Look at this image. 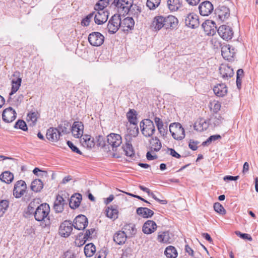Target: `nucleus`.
<instances>
[{
  "instance_id": "f257e3e1",
  "label": "nucleus",
  "mask_w": 258,
  "mask_h": 258,
  "mask_svg": "<svg viewBox=\"0 0 258 258\" xmlns=\"http://www.w3.org/2000/svg\"><path fill=\"white\" fill-rule=\"evenodd\" d=\"M50 208L48 204L43 203L37 207L34 213L35 219L37 221L46 222L49 220L48 214Z\"/></svg>"
},
{
  "instance_id": "f03ea898",
  "label": "nucleus",
  "mask_w": 258,
  "mask_h": 258,
  "mask_svg": "<svg viewBox=\"0 0 258 258\" xmlns=\"http://www.w3.org/2000/svg\"><path fill=\"white\" fill-rule=\"evenodd\" d=\"M142 134L146 137H151L154 134L156 129L153 121L144 119L140 123Z\"/></svg>"
},
{
  "instance_id": "7ed1b4c3",
  "label": "nucleus",
  "mask_w": 258,
  "mask_h": 258,
  "mask_svg": "<svg viewBox=\"0 0 258 258\" xmlns=\"http://www.w3.org/2000/svg\"><path fill=\"white\" fill-rule=\"evenodd\" d=\"M169 131L172 137L176 140H181L185 137V131L178 122L172 123L169 125Z\"/></svg>"
},
{
  "instance_id": "20e7f679",
  "label": "nucleus",
  "mask_w": 258,
  "mask_h": 258,
  "mask_svg": "<svg viewBox=\"0 0 258 258\" xmlns=\"http://www.w3.org/2000/svg\"><path fill=\"white\" fill-rule=\"evenodd\" d=\"M112 4L117 8L119 13L124 15L130 11L133 4V0H113Z\"/></svg>"
},
{
  "instance_id": "39448f33",
  "label": "nucleus",
  "mask_w": 258,
  "mask_h": 258,
  "mask_svg": "<svg viewBox=\"0 0 258 258\" xmlns=\"http://www.w3.org/2000/svg\"><path fill=\"white\" fill-rule=\"evenodd\" d=\"M69 200V195L66 193H62L56 196L54 201L53 209L55 212L61 213L63 210V206L67 204V200Z\"/></svg>"
},
{
  "instance_id": "423d86ee",
  "label": "nucleus",
  "mask_w": 258,
  "mask_h": 258,
  "mask_svg": "<svg viewBox=\"0 0 258 258\" xmlns=\"http://www.w3.org/2000/svg\"><path fill=\"white\" fill-rule=\"evenodd\" d=\"M126 116L130 125H133V130H130L129 133L133 136H137L139 133V128L137 126L136 111L134 109H130L127 113Z\"/></svg>"
},
{
  "instance_id": "0eeeda50",
  "label": "nucleus",
  "mask_w": 258,
  "mask_h": 258,
  "mask_svg": "<svg viewBox=\"0 0 258 258\" xmlns=\"http://www.w3.org/2000/svg\"><path fill=\"white\" fill-rule=\"evenodd\" d=\"M121 27L120 16L114 15L109 21L107 25L108 32L111 34H114Z\"/></svg>"
},
{
  "instance_id": "6e6552de",
  "label": "nucleus",
  "mask_w": 258,
  "mask_h": 258,
  "mask_svg": "<svg viewBox=\"0 0 258 258\" xmlns=\"http://www.w3.org/2000/svg\"><path fill=\"white\" fill-rule=\"evenodd\" d=\"M88 41L91 45L99 46L104 42V37L99 32H94L89 35Z\"/></svg>"
},
{
  "instance_id": "1a4fd4ad",
  "label": "nucleus",
  "mask_w": 258,
  "mask_h": 258,
  "mask_svg": "<svg viewBox=\"0 0 258 258\" xmlns=\"http://www.w3.org/2000/svg\"><path fill=\"white\" fill-rule=\"evenodd\" d=\"M107 138V143L112 148V150L116 151V148L122 143L121 136L118 134L111 133L108 135Z\"/></svg>"
},
{
  "instance_id": "9d476101",
  "label": "nucleus",
  "mask_w": 258,
  "mask_h": 258,
  "mask_svg": "<svg viewBox=\"0 0 258 258\" xmlns=\"http://www.w3.org/2000/svg\"><path fill=\"white\" fill-rule=\"evenodd\" d=\"M218 33L222 38L227 41L231 39L233 35L232 28L230 26L225 25L219 27Z\"/></svg>"
},
{
  "instance_id": "9b49d317",
  "label": "nucleus",
  "mask_w": 258,
  "mask_h": 258,
  "mask_svg": "<svg viewBox=\"0 0 258 258\" xmlns=\"http://www.w3.org/2000/svg\"><path fill=\"white\" fill-rule=\"evenodd\" d=\"M27 186L25 182L20 180L15 184L13 195L16 198H19L24 195L26 192Z\"/></svg>"
},
{
  "instance_id": "f8f14e48",
  "label": "nucleus",
  "mask_w": 258,
  "mask_h": 258,
  "mask_svg": "<svg viewBox=\"0 0 258 258\" xmlns=\"http://www.w3.org/2000/svg\"><path fill=\"white\" fill-rule=\"evenodd\" d=\"M185 24L191 28H198L200 25L199 16L194 13L188 14L185 18Z\"/></svg>"
},
{
  "instance_id": "ddd939ff",
  "label": "nucleus",
  "mask_w": 258,
  "mask_h": 258,
  "mask_svg": "<svg viewBox=\"0 0 258 258\" xmlns=\"http://www.w3.org/2000/svg\"><path fill=\"white\" fill-rule=\"evenodd\" d=\"M88 223L87 217L84 215H80L75 218L72 225L75 229L81 230L84 229Z\"/></svg>"
},
{
  "instance_id": "4468645a",
  "label": "nucleus",
  "mask_w": 258,
  "mask_h": 258,
  "mask_svg": "<svg viewBox=\"0 0 258 258\" xmlns=\"http://www.w3.org/2000/svg\"><path fill=\"white\" fill-rule=\"evenodd\" d=\"M199 10L202 16H208L213 12L214 7L210 2L205 1L199 5Z\"/></svg>"
},
{
  "instance_id": "2eb2a0df",
  "label": "nucleus",
  "mask_w": 258,
  "mask_h": 258,
  "mask_svg": "<svg viewBox=\"0 0 258 258\" xmlns=\"http://www.w3.org/2000/svg\"><path fill=\"white\" fill-rule=\"evenodd\" d=\"M73 226L72 224L69 221H64L60 226L59 229V234L64 237H68L73 230Z\"/></svg>"
},
{
  "instance_id": "dca6fc26",
  "label": "nucleus",
  "mask_w": 258,
  "mask_h": 258,
  "mask_svg": "<svg viewBox=\"0 0 258 258\" xmlns=\"http://www.w3.org/2000/svg\"><path fill=\"white\" fill-rule=\"evenodd\" d=\"M16 112L14 109L10 107L5 109L2 113V118L6 122H11L15 119Z\"/></svg>"
},
{
  "instance_id": "f3484780",
  "label": "nucleus",
  "mask_w": 258,
  "mask_h": 258,
  "mask_svg": "<svg viewBox=\"0 0 258 258\" xmlns=\"http://www.w3.org/2000/svg\"><path fill=\"white\" fill-rule=\"evenodd\" d=\"M235 53V50L229 45H225L221 48V54L223 58L227 60H231Z\"/></svg>"
},
{
  "instance_id": "a211bd4d",
  "label": "nucleus",
  "mask_w": 258,
  "mask_h": 258,
  "mask_svg": "<svg viewBox=\"0 0 258 258\" xmlns=\"http://www.w3.org/2000/svg\"><path fill=\"white\" fill-rule=\"evenodd\" d=\"M84 125L82 122L75 121L72 127V133L74 137L82 138L83 134Z\"/></svg>"
},
{
  "instance_id": "6ab92c4d",
  "label": "nucleus",
  "mask_w": 258,
  "mask_h": 258,
  "mask_svg": "<svg viewBox=\"0 0 258 258\" xmlns=\"http://www.w3.org/2000/svg\"><path fill=\"white\" fill-rule=\"evenodd\" d=\"M202 27L206 34L214 35L216 33L215 23L211 20H207L202 24Z\"/></svg>"
},
{
  "instance_id": "aec40b11",
  "label": "nucleus",
  "mask_w": 258,
  "mask_h": 258,
  "mask_svg": "<svg viewBox=\"0 0 258 258\" xmlns=\"http://www.w3.org/2000/svg\"><path fill=\"white\" fill-rule=\"evenodd\" d=\"M94 13V21L96 24L100 25L106 22L108 19V13L106 11L97 10Z\"/></svg>"
},
{
  "instance_id": "412c9836",
  "label": "nucleus",
  "mask_w": 258,
  "mask_h": 258,
  "mask_svg": "<svg viewBox=\"0 0 258 258\" xmlns=\"http://www.w3.org/2000/svg\"><path fill=\"white\" fill-rule=\"evenodd\" d=\"M219 72L221 77L224 79H228L234 75L233 69L225 64H222L219 68Z\"/></svg>"
},
{
  "instance_id": "4be33fe9",
  "label": "nucleus",
  "mask_w": 258,
  "mask_h": 258,
  "mask_svg": "<svg viewBox=\"0 0 258 258\" xmlns=\"http://www.w3.org/2000/svg\"><path fill=\"white\" fill-rule=\"evenodd\" d=\"M47 139L52 142L57 141L60 136V133L58 129L54 127H50L46 132Z\"/></svg>"
},
{
  "instance_id": "5701e85b",
  "label": "nucleus",
  "mask_w": 258,
  "mask_h": 258,
  "mask_svg": "<svg viewBox=\"0 0 258 258\" xmlns=\"http://www.w3.org/2000/svg\"><path fill=\"white\" fill-rule=\"evenodd\" d=\"M80 143L83 147L88 149H92L95 145L94 138L88 135H84L81 138Z\"/></svg>"
},
{
  "instance_id": "b1692460",
  "label": "nucleus",
  "mask_w": 258,
  "mask_h": 258,
  "mask_svg": "<svg viewBox=\"0 0 258 258\" xmlns=\"http://www.w3.org/2000/svg\"><path fill=\"white\" fill-rule=\"evenodd\" d=\"M156 229V223L152 220H148L144 224L142 230L144 233L149 234L154 232Z\"/></svg>"
},
{
  "instance_id": "393cba45",
  "label": "nucleus",
  "mask_w": 258,
  "mask_h": 258,
  "mask_svg": "<svg viewBox=\"0 0 258 258\" xmlns=\"http://www.w3.org/2000/svg\"><path fill=\"white\" fill-rule=\"evenodd\" d=\"M121 28L123 31L131 30L134 26L135 21L132 17H126L121 20L120 18Z\"/></svg>"
},
{
  "instance_id": "a878e982",
  "label": "nucleus",
  "mask_w": 258,
  "mask_h": 258,
  "mask_svg": "<svg viewBox=\"0 0 258 258\" xmlns=\"http://www.w3.org/2000/svg\"><path fill=\"white\" fill-rule=\"evenodd\" d=\"M216 12L219 19L222 21L227 19L230 16L229 9L225 6H219L216 10Z\"/></svg>"
},
{
  "instance_id": "bb28decb",
  "label": "nucleus",
  "mask_w": 258,
  "mask_h": 258,
  "mask_svg": "<svg viewBox=\"0 0 258 258\" xmlns=\"http://www.w3.org/2000/svg\"><path fill=\"white\" fill-rule=\"evenodd\" d=\"M164 25L166 29L174 28L177 26L178 21L175 16L169 15L164 17Z\"/></svg>"
},
{
  "instance_id": "cd10ccee",
  "label": "nucleus",
  "mask_w": 258,
  "mask_h": 258,
  "mask_svg": "<svg viewBox=\"0 0 258 258\" xmlns=\"http://www.w3.org/2000/svg\"><path fill=\"white\" fill-rule=\"evenodd\" d=\"M167 8L170 12H176L182 7V2L180 0H167Z\"/></svg>"
},
{
  "instance_id": "c85d7f7f",
  "label": "nucleus",
  "mask_w": 258,
  "mask_h": 258,
  "mask_svg": "<svg viewBox=\"0 0 258 258\" xmlns=\"http://www.w3.org/2000/svg\"><path fill=\"white\" fill-rule=\"evenodd\" d=\"M215 94L219 97H223L226 95L227 88L225 84H219L213 88Z\"/></svg>"
},
{
  "instance_id": "c756f323",
  "label": "nucleus",
  "mask_w": 258,
  "mask_h": 258,
  "mask_svg": "<svg viewBox=\"0 0 258 258\" xmlns=\"http://www.w3.org/2000/svg\"><path fill=\"white\" fill-rule=\"evenodd\" d=\"M81 200L82 196L80 194H76L72 196L69 201L70 208L73 209L78 208L80 206Z\"/></svg>"
},
{
  "instance_id": "7c9ffc66",
  "label": "nucleus",
  "mask_w": 258,
  "mask_h": 258,
  "mask_svg": "<svg viewBox=\"0 0 258 258\" xmlns=\"http://www.w3.org/2000/svg\"><path fill=\"white\" fill-rule=\"evenodd\" d=\"M209 123L204 119L200 118L194 124V129L198 132H203L208 128Z\"/></svg>"
},
{
  "instance_id": "2f4dec72",
  "label": "nucleus",
  "mask_w": 258,
  "mask_h": 258,
  "mask_svg": "<svg viewBox=\"0 0 258 258\" xmlns=\"http://www.w3.org/2000/svg\"><path fill=\"white\" fill-rule=\"evenodd\" d=\"M164 20V17L163 16H159L155 17L152 22V27H154L156 30H160L163 27H165Z\"/></svg>"
},
{
  "instance_id": "473e14b6",
  "label": "nucleus",
  "mask_w": 258,
  "mask_h": 258,
  "mask_svg": "<svg viewBox=\"0 0 258 258\" xmlns=\"http://www.w3.org/2000/svg\"><path fill=\"white\" fill-rule=\"evenodd\" d=\"M137 213L140 216L148 218L151 217L154 215V212L148 208L140 207L137 209Z\"/></svg>"
},
{
  "instance_id": "72a5a7b5",
  "label": "nucleus",
  "mask_w": 258,
  "mask_h": 258,
  "mask_svg": "<svg viewBox=\"0 0 258 258\" xmlns=\"http://www.w3.org/2000/svg\"><path fill=\"white\" fill-rule=\"evenodd\" d=\"M126 238L127 236L125 235V233L121 231L114 234L113 240L117 244L120 245L124 243Z\"/></svg>"
},
{
  "instance_id": "f704fd0d",
  "label": "nucleus",
  "mask_w": 258,
  "mask_h": 258,
  "mask_svg": "<svg viewBox=\"0 0 258 258\" xmlns=\"http://www.w3.org/2000/svg\"><path fill=\"white\" fill-rule=\"evenodd\" d=\"M164 254L167 258H176L178 255L176 249L171 245L168 246L166 248Z\"/></svg>"
},
{
  "instance_id": "c9c22d12",
  "label": "nucleus",
  "mask_w": 258,
  "mask_h": 258,
  "mask_svg": "<svg viewBox=\"0 0 258 258\" xmlns=\"http://www.w3.org/2000/svg\"><path fill=\"white\" fill-rule=\"evenodd\" d=\"M22 79L21 78L18 77L16 79H13L12 80V89L11 92L10 93V95L12 96L15 94L19 89L21 86Z\"/></svg>"
},
{
  "instance_id": "e433bc0d",
  "label": "nucleus",
  "mask_w": 258,
  "mask_h": 258,
  "mask_svg": "<svg viewBox=\"0 0 258 258\" xmlns=\"http://www.w3.org/2000/svg\"><path fill=\"white\" fill-rule=\"evenodd\" d=\"M157 240L161 243H168L170 241V237L168 232H161L158 233Z\"/></svg>"
},
{
  "instance_id": "4c0bfd02",
  "label": "nucleus",
  "mask_w": 258,
  "mask_h": 258,
  "mask_svg": "<svg viewBox=\"0 0 258 258\" xmlns=\"http://www.w3.org/2000/svg\"><path fill=\"white\" fill-rule=\"evenodd\" d=\"M123 232H124L127 237H130L134 235L136 232V229L134 224H125L123 228Z\"/></svg>"
},
{
  "instance_id": "58836bf2",
  "label": "nucleus",
  "mask_w": 258,
  "mask_h": 258,
  "mask_svg": "<svg viewBox=\"0 0 258 258\" xmlns=\"http://www.w3.org/2000/svg\"><path fill=\"white\" fill-rule=\"evenodd\" d=\"M43 187V184L40 179H35L31 183V188L34 192L40 191Z\"/></svg>"
},
{
  "instance_id": "ea45409f",
  "label": "nucleus",
  "mask_w": 258,
  "mask_h": 258,
  "mask_svg": "<svg viewBox=\"0 0 258 258\" xmlns=\"http://www.w3.org/2000/svg\"><path fill=\"white\" fill-rule=\"evenodd\" d=\"M13 179V174L9 171H5L0 175V179L5 183H10Z\"/></svg>"
},
{
  "instance_id": "a19ab883",
  "label": "nucleus",
  "mask_w": 258,
  "mask_h": 258,
  "mask_svg": "<svg viewBox=\"0 0 258 258\" xmlns=\"http://www.w3.org/2000/svg\"><path fill=\"white\" fill-rule=\"evenodd\" d=\"M95 251L96 247L92 243L86 244L84 247V253L87 257L92 256Z\"/></svg>"
},
{
  "instance_id": "79ce46f5",
  "label": "nucleus",
  "mask_w": 258,
  "mask_h": 258,
  "mask_svg": "<svg viewBox=\"0 0 258 258\" xmlns=\"http://www.w3.org/2000/svg\"><path fill=\"white\" fill-rule=\"evenodd\" d=\"M38 117V113L37 112H30L28 113L27 116V120L28 122H30L32 126L36 125Z\"/></svg>"
},
{
  "instance_id": "37998d69",
  "label": "nucleus",
  "mask_w": 258,
  "mask_h": 258,
  "mask_svg": "<svg viewBox=\"0 0 258 258\" xmlns=\"http://www.w3.org/2000/svg\"><path fill=\"white\" fill-rule=\"evenodd\" d=\"M122 148L123 151L125 152L126 156L132 157L134 155V151L133 146L130 142H126L125 145H123Z\"/></svg>"
},
{
  "instance_id": "c03bdc74",
  "label": "nucleus",
  "mask_w": 258,
  "mask_h": 258,
  "mask_svg": "<svg viewBox=\"0 0 258 258\" xmlns=\"http://www.w3.org/2000/svg\"><path fill=\"white\" fill-rule=\"evenodd\" d=\"M150 144L151 149L156 152L159 151L162 147L161 143L157 137L153 138L150 141Z\"/></svg>"
},
{
  "instance_id": "a18cd8bd",
  "label": "nucleus",
  "mask_w": 258,
  "mask_h": 258,
  "mask_svg": "<svg viewBox=\"0 0 258 258\" xmlns=\"http://www.w3.org/2000/svg\"><path fill=\"white\" fill-rule=\"evenodd\" d=\"M224 120V118L220 115L216 114L214 115L211 118V122L214 126H218L221 124Z\"/></svg>"
},
{
  "instance_id": "49530a36",
  "label": "nucleus",
  "mask_w": 258,
  "mask_h": 258,
  "mask_svg": "<svg viewBox=\"0 0 258 258\" xmlns=\"http://www.w3.org/2000/svg\"><path fill=\"white\" fill-rule=\"evenodd\" d=\"M109 4V0H100L96 4L95 9L96 10L103 11Z\"/></svg>"
},
{
  "instance_id": "de8ad7c7",
  "label": "nucleus",
  "mask_w": 258,
  "mask_h": 258,
  "mask_svg": "<svg viewBox=\"0 0 258 258\" xmlns=\"http://www.w3.org/2000/svg\"><path fill=\"white\" fill-rule=\"evenodd\" d=\"M161 0H147L146 5L150 10H155L160 5Z\"/></svg>"
},
{
  "instance_id": "09e8293b",
  "label": "nucleus",
  "mask_w": 258,
  "mask_h": 258,
  "mask_svg": "<svg viewBox=\"0 0 258 258\" xmlns=\"http://www.w3.org/2000/svg\"><path fill=\"white\" fill-rule=\"evenodd\" d=\"M106 216L111 219L117 218L118 211L116 209L108 208L106 210Z\"/></svg>"
},
{
  "instance_id": "8fccbe9b",
  "label": "nucleus",
  "mask_w": 258,
  "mask_h": 258,
  "mask_svg": "<svg viewBox=\"0 0 258 258\" xmlns=\"http://www.w3.org/2000/svg\"><path fill=\"white\" fill-rule=\"evenodd\" d=\"M9 206L7 200H2L0 202V217H2Z\"/></svg>"
},
{
  "instance_id": "3c124183",
  "label": "nucleus",
  "mask_w": 258,
  "mask_h": 258,
  "mask_svg": "<svg viewBox=\"0 0 258 258\" xmlns=\"http://www.w3.org/2000/svg\"><path fill=\"white\" fill-rule=\"evenodd\" d=\"M221 107V103L218 101L214 100L210 103L211 110L215 113L220 110Z\"/></svg>"
},
{
  "instance_id": "603ef678",
  "label": "nucleus",
  "mask_w": 258,
  "mask_h": 258,
  "mask_svg": "<svg viewBox=\"0 0 258 258\" xmlns=\"http://www.w3.org/2000/svg\"><path fill=\"white\" fill-rule=\"evenodd\" d=\"M214 209L216 212L221 215H224L226 213V211L224 207L219 203H216L214 204Z\"/></svg>"
},
{
  "instance_id": "864d4df0",
  "label": "nucleus",
  "mask_w": 258,
  "mask_h": 258,
  "mask_svg": "<svg viewBox=\"0 0 258 258\" xmlns=\"http://www.w3.org/2000/svg\"><path fill=\"white\" fill-rule=\"evenodd\" d=\"M15 128H19L24 131L27 130V126L26 122L23 120H18L15 124Z\"/></svg>"
},
{
  "instance_id": "5fc2aeb1",
  "label": "nucleus",
  "mask_w": 258,
  "mask_h": 258,
  "mask_svg": "<svg viewBox=\"0 0 258 258\" xmlns=\"http://www.w3.org/2000/svg\"><path fill=\"white\" fill-rule=\"evenodd\" d=\"M82 236H83V234H82V235L79 234L78 235V236L77 237V238L76 239V240L75 241V244L76 246L80 247L85 243V242L86 241V239H84V236L83 237Z\"/></svg>"
},
{
  "instance_id": "6e6d98bb",
  "label": "nucleus",
  "mask_w": 258,
  "mask_h": 258,
  "mask_svg": "<svg viewBox=\"0 0 258 258\" xmlns=\"http://www.w3.org/2000/svg\"><path fill=\"white\" fill-rule=\"evenodd\" d=\"M94 12L91 13L87 16L81 22V24L83 26H87L89 25L90 22L93 17H94Z\"/></svg>"
},
{
  "instance_id": "4d7b16f0",
  "label": "nucleus",
  "mask_w": 258,
  "mask_h": 258,
  "mask_svg": "<svg viewBox=\"0 0 258 258\" xmlns=\"http://www.w3.org/2000/svg\"><path fill=\"white\" fill-rule=\"evenodd\" d=\"M68 126H69L68 122L64 123L63 125L62 124H60L58 125V131H59L60 133L61 132L64 134H68V133H69V130H68L67 128Z\"/></svg>"
},
{
  "instance_id": "13d9d810",
  "label": "nucleus",
  "mask_w": 258,
  "mask_h": 258,
  "mask_svg": "<svg viewBox=\"0 0 258 258\" xmlns=\"http://www.w3.org/2000/svg\"><path fill=\"white\" fill-rule=\"evenodd\" d=\"M221 136L219 135H215L210 136L206 141L203 143V145H206L208 143H211L212 141H215L221 139Z\"/></svg>"
},
{
  "instance_id": "bf43d9fd",
  "label": "nucleus",
  "mask_w": 258,
  "mask_h": 258,
  "mask_svg": "<svg viewBox=\"0 0 258 258\" xmlns=\"http://www.w3.org/2000/svg\"><path fill=\"white\" fill-rule=\"evenodd\" d=\"M235 234L239 236L240 237H241V238L243 239H247L249 241H251L252 240V237H251V236L248 234H246V233H241L239 231H236L235 232Z\"/></svg>"
},
{
  "instance_id": "052dcab7",
  "label": "nucleus",
  "mask_w": 258,
  "mask_h": 258,
  "mask_svg": "<svg viewBox=\"0 0 258 258\" xmlns=\"http://www.w3.org/2000/svg\"><path fill=\"white\" fill-rule=\"evenodd\" d=\"M67 145L73 152L80 155L82 154V152L80 151V150L76 146H75L72 142L68 141L67 142Z\"/></svg>"
},
{
  "instance_id": "680f3d73",
  "label": "nucleus",
  "mask_w": 258,
  "mask_h": 258,
  "mask_svg": "<svg viewBox=\"0 0 258 258\" xmlns=\"http://www.w3.org/2000/svg\"><path fill=\"white\" fill-rule=\"evenodd\" d=\"M97 146L101 147H103L105 146V141L102 136H99L97 137Z\"/></svg>"
},
{
  "instance_id": "e2e57ef3",
  "label": "nucleus",
  "mask_w": 258,
  "mask_h": 258,
  "mask_svg": "<svg viewBox=\"0 0 258 258\" xmlns=\"http://www.w3.org/2000/svg\"><path fill=\"white\" fill-rule=\"evenodd\" d=\"M199 143L197 141L195 142L193 140H190L188 146L190 149L193 151H196L198 149L197 144Z\"/></svg>"
},
{
  "instance_id": "0e129e2a",
  "label": "nucleus",
  "mask_w": 258,
  "mask_h": 258,
  "mask_svg": "<svg viewBox=\"0 0 258 258\" xmlns=\"http://www.w3.org/2000/svg\"><path fill=\"white\" fill-rule=\"evenodd\" d=\"M148 195L150 196H151L154 200L160 202V203H161L162 204H166L167 203V202L166 200H161L158 199L156 197V196H155V195L154 193L151 192V191H150L149 193H148Z\"/></svg>"
},
{
  "instance_id": "69168bd1",
  "label": "nucleus",
  "mask_w": 258,
  "mask_h": 258,
  "mask_svg": "<svg viewBox=\"0 0 258 258\" xmlns=\"http://www.w3.org/2000/svg\"><path fill=\"white\" fill-rule=\"evenodd\" d=\"M154 120L157 128L164 125L163 121L159 117L157 116L155 117Z\"/></svg>"
},
{
  "instance_id": "338daca9",
  "label": "nucleus",
  "mask_w": 258,
  "mask_h": 258,
  "mask_svg": "<svg viewBox=\"0 0 258 258\" xmlns=\"http://www.w3.org/2000/svg\"><path fill=\"white\" fill-rule=\"evenodd\" d=\"M94 229H88L86 231V233L84 235V239H86V240L90 238L92 234L94 232Z\"/></svg>"
},
{
  "instance_id": "774afa93",
  "label": "nucleus",
  "mask_w": 258,
  "mask_h": 258,
  "mask_svg": "<svg viewBox=\"0 0 258 258\" xmlns=\"http://www.w3.org/2000/svg\"><path fill=\"white\" fill-rule=\"evenodd\" d=\"M160 134L164 137L166 134L167 127H164V125L157 128Z\"/></svg>"
}]
</instances>
